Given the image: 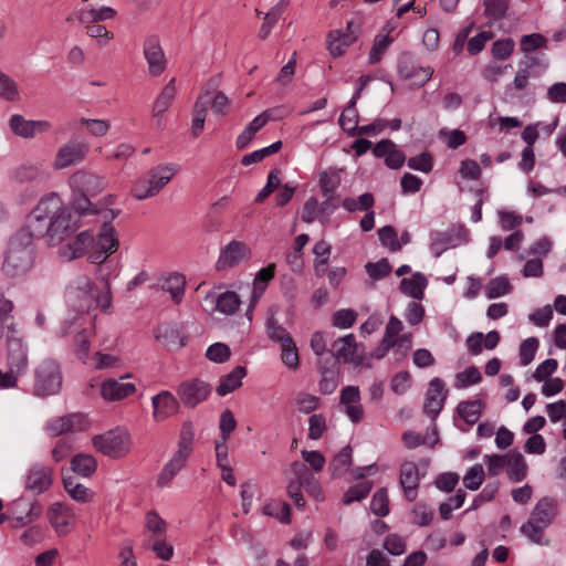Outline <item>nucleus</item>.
<instances>
[{"mask_svg": "<svg viewBox=\"0 0 566 566\" xmlns=\"http://www.w3.org/2000/svg\"><path fill=\"white\" fill-rule=\"evenodd\" d=\"M88 214L72 206H65L56 192L40 199L28 217L27 227L36 239L46 238L50 245H59L75 233L81 226V217Z\"/></svg>", "mask_w": 566, "mask_h": 566, "instance_id": "obj_1", "label": "nucleus"}, {"mask_svg": "<svg viewBox=\"0 0 566 566\" xmlns=\"http://www.w3.org/2000/svg\"><path fill=\"white\" fill-rule=\"evenodd\" d=\"M34 239L36 238L27 226L11 237L2 265L8 276H21L31 270L34 262Z\"/></svg>", "mask_w": 566, "mask_h": 566, "instance_id": "obj_2", "label": "nucleus"}, {"mask_svg": "<svg viewBox=\"0 0 566 566\" xmlns=\"http://www.w3.org/2000/svg\"><path fill=\"white\" fill-rule=\"evenodd\" d=\"M69 186L74 193L78 195L73 200L75 209L90 214L101 213L98 205L91 202L88 197H95L106 188L107 181L104 176L81 169L70 176Z\"/></svg>", "mask_w": 566, "mask_h": 566, "instance_id": "obj_3", "label": "nucleus"}, {"mask_svg": "<svg viewBox=\"0 0 566 566\" xmlns=\"http://www.w3.org/2000/svg\"><path fill=\"white\" fill-rule=\"evenodd\" d=\"M193 438L195 431L192 422L185 421L180 429L177 450L172 454L171 459L163 467L157 476L156 484L158 488L169 486L174 478L186 465L193 451Z\"/></svg>", "mask_w": 566, "mask_h": 566, "instance_id": "obj_4", "label": "nucleus"}, {"mask_svg": "<svg viewBox=\"0 0 566 566\" xmlns=\"http://www.w3.org/2000/svg\"><path fill=\"white\" fill-rule=\"evenodd\" d=\"M556 515V500L551 496H544L537 501L528 520L521 526L520 531L532 543L541 545L545 530L553 523Z\"/></svg>", "mask_w": 566, "mask_h": 566, "instance_id": "obj_5", "label": "nucleus"}, {"mask_svg": "<svg viewBox=\"0 0 566 566\" xmlns=\"http://www.w3.org/2000/svg\"><path fill=\"white\" fill-rule=\"evenodd\" d=\"M62 380L60 364L53 358H44L34 368L33 395L40 398L57 395Z\"/></svg>", "mask_w": 566, "mask_h": 566, "instance_id": "obj_6", "label": "nucleus"}, {"mask_svg": "<svg viewBox=\"0 0 566 566\" xmlns=\"http://www.w3.org/2000/svg\"><path fill=\"white\" fill-rule=\"evenodd\" d=\"M178 167L175 164L158 165L150 169L147 177L139 179L133 187V196L138 200L151 198L177 174Z\"/></svg>", "mask_w": 566, "mask_h": 566, "instance_id": "obj_7", "label": "nucleus"}, {"mask_svg": "<svg viewBox=\"0 0 566 566\" xmlns=\"http://www.w3.org/2000/svg\"><path fill=\"white\" fill-rule=\"evenodd\" d=\"M6 363L9 369L18 374H25L29 367V348L15 324L9 325L6 340Z\"/></svg>", "mask_w": 566, "mask_h": 566, "instance_id": "obj_8", "label": "nucleus"}, {"mask_svg": "<svg viewBox=\"0 0 566 566\" xmlns=\"http://www.w3.org/2000/svg\"><path fill=\"white\" fill-rule=\"evenodd\" d=\"M94 448L113 459L125 457L130 449V436L126 430L114 429L93 438Z\"/></svg>", "mask_w": 566, "mask_h": 566, "instance_id": "obj_9", "label": "nucleus"}, {"mask_svg": "<svg viewBox=\"0 0 566 566\" xmlns=\"http://www.w3.org/2000/svg\"><path fill=\"white\" fill-rule=\"evenodd\" d=\"M470 233L464 224L452 223L446 231L430 233V251L439 258L444 251L469 242Z\"/></svg>", "mask_w": 566, "mask_h": 566, "instance_id": "obj_10", "label": "nucleus"}, {"mask_svg": "<svg viewBox=\"0 0 566 566\" xmlns=\"http://www.w3.org/2000/svg\"><path fill=\"white\" fill-rule=\"evenodd\" d=\"M211 390V386L205 380L192 378L178 385L177 395L185 407L195 408L208 399Z\"/></svg>", "mask_w": 566, "mask_h": 566, "instance_id": "obj_11", "label": "nucleus"}, {"mask_svg": "<svg viewBox=\"0 0 566 566\" xmlns=\"http://www.w3.org/2000/svg\"><path fill=\"white\" fill-rule=\"evenodd\" d=\"M12 527L21 528L41 516L42 505L36 500L28 501L24 496H21L12 502Z\"/></svg>", "mask_w": 566, "mask_h": 566, "instance_id": "obj_12", "label": "nucleus"}, {"mask_svg": "<svg viewBox=\"0 0 566 566\" xmlns=\"http://www.w3.org/2000/svg\"><path fill=\"white\" fill-rule=\"evenodd\" d=\"M53 483V469L42 463H34L24 476L25 491L34 495L44 493Z\"/></svg>", "mask_w": 566, "mask_h": 566, "instance_id": "obj_13", "label": "nucleus"}, {"mask_svg": "<svg viewBox=\"0 0 566 566\" xmlns=\"http://www.w3.org/2000/svg\"><path fill=\"white\" fill-rule=\"evenodd\" d=\"M250 256L251 250L244 242L232 240L221 249L216 263V269L218 271L231 269L239 263L249 260Z\"/></svg>", "mask_w": 566, "mask_h": 566, "instance_id": "obj_14", "label": "nucleus"}, {"mask_svg": "<svg viewBox=\"0 0 566 566\" xmlns=\"http://www.w3.org/2000/svg\"><path fill=\"white\" fill-rule=\"evenodd\" d=\"M328 359L338 360L344 363H354L359 365L361 363V355L358 353V346L354 334H348L334 340L331 349V357Z\"/></svg>", "mask_w": 566, "mask_h": 566, "instance_id": "obj_15", "label": "nucleus"}, {"mask_svg": "<svg viewBox=\"0 0 566 566\" xmlns=\"http://www.w3.org/2000/svg\"><path fill=\"white\" fill-rule=\"evenodd\" d=\"M88 153V146L85 143L70 140L63 145L56 153L54 159L55 169H64L84 160Z\"/></svg>", "mask_w": 566, "mask_h": 566, "instance_id": "obj_16", "label": "nucleus"}, {"mask_svg": "<svg viewBox=\"0 0 566 566\" xmlns=\"http://www.w3.org/2000/svg\"><path fill=\"white\" fill-rule=\"evenodd\" d=\"M153 418L156 422H161L179 412L180 402L169 391L161 390L151 398Z\"/></svg>", "mask_w": 566, "mask_h": 566, "instance_id": "obj_17", "label": "nucleus"}, {"mask_svg": "<svg viewBox=\"0 0 566 566\" xmlns=\"http://www.w3.org/2000/svg\"><path fill=\"white\" fill-rule=\"evenodd\" d=\"M130 377L129 374L119 377V379L108 378L102 381L99 394L106 401L123 400L136 391V386L133 382H122L120 380Z\"/></svg>", "mask_w": 566, "mask_h": 566, "instance_id": "obj_18", "label": "nucleus"}, {"mask_svg": "<svg viewBox=\"0 0 566 566\" xmlns=\"http://www.w3.org/2000/svg\"><path fill=\"white\" fill-rule=\"evenodd\" d=\"M70 296L81 298L82 302L78 305V311L82 313L88 312L94 304V297L96 292L95 283L88 276L77 277L69 287Z\"/></svg>", "mask_w": 566, "mask_h": 566, "instance_id": "obj_19", "label": "nucleus"}, {"mask_svg": "<svg viewBox=\"0 0 566 566\" xmlns=\"http://www.w3.org/2000/svg\"><path fill=\"white\" fill-rule=\"evenodd\" d=\"M9 127L19 137L32 138L38 133L49 130L51 124L48 120H28L20 114H13L9 119Z\"/></svg>", "mask_w": 566, "mask_h": 566, "instance_id": "obj_20", "label": "nucleus"}, {"mask_svg": "<svg viewBox=\"0 0 566 566\" xmlns=\"http://www.w3.org/2000/svg\"><path fill=\"white\" fill-rule=\"evenodd\" d=\"M155 338L169 350H178L186 345L187 337L176 323H163L154 329Z\"/></svg>", "mask_w": 566, "mask_h": 566, "instance_id": "obj_21", "label": "nucleus"}, {"mask_svg": "<svg viewBox=\"0 0 566 566\" xmlns=\"http://www.w3.org/2000/svg\"><path fill=\"white\" fill-rule=\"evenodd\" d=\"M175 78H171L161 90L160 94L157 96L153 105L151 117L158 130H163L165 128L166 124L164 114L171 105L172 101L175 99Z\"/></svg>", "mask_w": 566, "mask_h": 566, "instance_id": "obj_22", "label": "nucleus"}, {"mask_svg": "<svg viewBox=\"0 0 566 566\" xmlns=\"http://www.w3.org/2000/svg\"><path fill=\"white\" fill-rule=\"evenodd\" d=\"M85 428V419L80 413H71L54 418L46 423V432L52 437L69 432L82 431Z\"/></svg>", "mask_w": 566, "mask_h": 566, "instance_id": "obj_23", "label": "nucleus"}, {"mask_svg": "<svg viewBox=\"0 0 566 566\" xmlns=\"http://www.w3.org/2000/svg\"><path fill=\"white\" fill-rule=\"evenodd\" d=\"M400 485L407 501L413 502L418 495L420 475L418 467L412 461H406L400 465Z\"/></svg>", "mask_w": 566, "mask_h": 566, "instance_id": "obj_24", "label": "nucleus"}, {"mask_svg": "<svg viewBox=\"0 0 566 566\" xmlns=\"http://www.w3.org/2000/svg\"><path fill=\"white\" fill-rule=\"evenodd\" d=\"M291 470L293 473L301 474L304 489L311 497L318 502H323L325 500L324 491L321 486L319 481L314 476L313 472H311V470L306 467L304 462H292Z\"/></svg>", "mask_w": 566, "mask_h": 566, "instance_id": "obj_25", "label": "nucleus"}, {"mask_svg": "<svg viewBox=\"0 0 566 566\" xmlns=\"http://www.w3.org/2000/svg\"><path fill=\"white\" fill-rule=\"evenodd\" d=\"M94 243V234L91 230H84L65 244L61 250V255L69 259H77L85 254L87 249Z\"/></svg>", "mask_w": 566, "mask_h": 566, "instance_id": "obj_26", "label": "nucleus"}, {"mask_svg": "<svg viewBox=\"0 0 566 566\" xmlns=\"http://www.w3.org/2000/svg\"><path fill=\"white\" fill-rule=\"evenodd\" d=\"M144 55L150 71H164L166 59L157 36H149L144 44Z\"/></svg>", "mask_w": 566, "mask_h": 566, "instance_id": "obj_27", "label": "nucleus"}, {"mask_svg": "<svg viewBox=\"0 0 566 566\" xmlns=\"http://www.w3.org/2000/svg\"><path fill=\"white\" fill-rule=\"evenodd\" d=\"M353 23L347 24L348 32H342L339 30L331 31L328 34V51L333 56H339L345 52V49L352 45L356 35L350 31Z\"/></svg>", "mask_w": 566, "mask_h": 566, "instance_id": "obj_28", "label": "nucleus"}, {"mask_svg": "<svg viewBox=\"0 0 566 566\" xmlns=\"http://www.w3.org/2000/svg\"><path fill=\"white\" fill-rule=\"evenodd\" d=\"M427 285L428 280L426 275L421 272H415L411 277H405L400 281L399 291L405 295L421 301Z\"/></svg>", "mask_w": 566, "mask_h": 566, "instance_id": "obj_29", "label": "nucleus"}, {"mask_svg": "<svg viewBox=\"0 0 566 566\" xmlns=\"http://www.w3.org/2000/svg\"><path fill=\"white\" fill-rule=\"evenodd\" d=\"M210 91L207 90L205 94H200L193 105L192 108V123H191V134L195 138L199 137L202 133L206 114L208 106L210 104Z\"/></svg>", "mask_w": 566, "mask_h": 566, "instance_id": "obj_30", "label": "nucleus"}, {"mask_svg": "<svg viewBox=\"0 0 566 566\" xmlns=\"http://www.w3.org/2000/svg\"><path fill=\"white\" fill-rule=\"evenodd\" d=\"M49 521L59 536L66 535L69 533L71 513L64 504L54 503L49 510Z\"/></svg>", "mask_w": 566, "mask_h": 566, "instance_id": "obj_31", "label": "nucleus"}, {"mask_svg": "<svg viewBox=\"0 0 566 566\" xmlns=\"http://www.w3.org/2000/svg\"><path fill=\"white\" fill-rule=\"evenodd\" d=\"M94 245L105 250L107 253H115L119 247L116 230L109 221H104L99 232L94 237Z\"/></svg>", "mask_w": 566, "mask_h": 566, "instance_id": "obj_32", "label": "nucleus"}, {"mask_svg": "<svg viewBox=\"0 0 566 566\" xmlns=\"http://www.w3.org/2000/svg\"><path fill=\"white\" fill-rule=\"evenodd\" d=\"M484 408L485 403L481 399L463 400L458 403L455 412L468 426H473L479 421Z\"/></svg>", "mask_w": 566, "mask_h": 566, "instance_id": "obj_33", "label": "nucleus"}, {"mask_svg": "<svg viewBox=\"0 0 566 566\" xmlns=\"http://www.w3.org/2000/svg\"><path fill=\"white\" fill-rule=\"evenodd\" d=\"M321 376L318 382L321 394H333L338 386V370L335 360L326 359L325 365L321 367Z\"/></svg>", "mask_w": 566, "mask_h": 566, "instance_id": "obj_34", "label": "nucleus"}, {"mask_svg": "<svg viewBox=\"0 0 566 566\" xmlns=\"http://www.w3.org/2000/svg\"><path fill=\"white\" fill-rule=\"evenodd\" d=\"M247 375L244 366L234 367L229 374L222 376L216 389L217 394L221 397L234 391L242 385V379Z\"/></svg>", "mask_w": 566, "mask_h": 566, "instance_id": "obj_35", "label": "nucleus"}, {"mask_svg": "<svg viewBox=\"0 0 566 566\" xmlns=\"http://www.w3.org/2000/svg\"><path fill=\"white\" fill-rule=\"evenodd\" d=\"M507 476L512 482H521L527 475V464L522 453L511 451L506 454Z\"/></svg>", "mask_w": 566, "mask_h": 566, "instance_id": "obj_36", "label": "nucleus"}, {"mask_svg": "<svg viewBox=\"0 0 566 566\" xmlns=\"http://www.w3.org/2000/svg\"><path fill=\"white\" fill-rule=\"evenodd\" d=\"M116 10L111 7H101L92 9H81L77 13V20L82 24H92L115 18Z\"/></svg>", "mask_w": 566, "mask_h": 566, "instance_id": "obj_37", "label": "nucleus"}, {"mask_svg": "<svg viewBox=\"0 0 566 566\" xmlns=\"http://www.w3.org/2000/svg\"><path fill=\"white\" fill-rule=\"evenodd\" d=\"M275 265L271 264L261 269L253 280V287L251 293V305L256 303L266 290L269 282L274 277Z\"/></svg>", "mask_w": 566, "mask_h": 566, "instance_id": "obj_38", "label": "nucleus"}, {"mask_svg": "<svg viewBox=\"0 0 566 566\" xmlns=\"http://www.w3.org/2000/svg\"><path fill=\"white\" fill-rule=\"evenodd\" d=\"M71 469L74 473L87 478L96 471L97 462L93 455L80 453L72 458Z\"/></svg>", "mask_w": 566, "mask_h": 566, "instance_id": "obj_39", "label": "nucleus"}, {"mask_svg": "<svg viewBox=\"0 0 566 566\" xmlns=\"http://www.w3.org/2000/svg\"><path fill=\"white\" fill-rule=\"evenodd\" d=\"M318 184L323 196L336 195L335 191L340 185L339 170L329 167L328 170L322 171Z\"/></svg>", "mask_w": 566, "mask_h": 566, "instance_id": "obj_40", "label": "nucleus"}, {"mask_svg": "<svg viewBox=\"0 0 566 566\" xmlns=\"http://www.w3.org/2000/svg\"><path fill=\"white\" fill-rule=\"evenodd\" d=\"M281 360L291 370H297L300 368V354L295 342L292 339H285V343L281 344Z\"/></svg>", "mask_w": 566, "mask_h": 566, "instance_id": "obj_41", "label": "nucleus"}, {"mask_svg": "<svg viewBox=\"0 0 566 566\" xmlns=\"http://www.w3.org/2000/svg\"><path fill=\"white\" fill-rule=\"evenodd\" d=\"M513 286L505 275L494 277L485 285V296L489 300H494L509 294Z\"/></svg>", "mask_w": 566, "mask_h": 566, "instance_id": "obj_42", "label": "nucleus"}, {"mask_svg": "<svg viewBox=\"0 0 566 566\" xmlns=\"http://www.w3.org/2000/svg\"><path fill=\"white\" fill-rule=\"evenodd\" d=\"M13 178L15 181L23 184L42 180L45 178V174L41 165H23L14 170Z\"/></svg>", "mask_w": 566, "mask_h": 566, "instance_id": "obj_43", "label": "nucleus"}, {"mask_svg": "<svg viewBox=\"0 0 566 566\" xmlns=\"http://www.w3.org/2000/svg\"><path fill=\"white\" fill-rule=\"evenodd\" d=\"M352 463V448L344 447L331 461L329 471L333 476L343 475Z\"/></svg>", "mask_w": 566, "mask_h": 566, "instance_id": "obj_44", "label": "nucleus"}, {"mask_svg": "<svg viewBox=\"0 0 566 566\" xmlns=\"http://www.w3.org/2000/svg\"><path fill=\"white\" fill-rule=\"evenodd\" d=\"M185 277L178 273L170 274L163 283V290L170 293L171 298L179 303L185 294Z\"/></svg>", "mask_w": 566, "mask_h": 566, "instance_id": "obj_45", "label": "nucleus"}, {"mask_svg": "<svg viewBox=\"0 0 566 566\" xmlns=\"http://www.w3.org/2000/svg\"><path fill=\"white\" fill-rule=\"evenodd\" d=\"M373 489V483L370 481H361L348 488V490L344 493L343 504L349 505L356 501H361L367 497Z\"/></svg>", "mask_w": 566, "mask_h": 566, "instance_id": "obj_46", "label": "nucleus"}, {"mask_svg": "<svg viewBox=\"0 0 566 566\" xmlns=\"http://www.w3.org/2000/svg\"><path fill=\"white\" fill-rule=\"evenodd\" d=\"M241 304L240 297L235 292L227 291L217 298L216 307L226 315L234 314Z\"/></svg>", "mask_w": 566, "mask_h": 566, "instance_id": "obj_47", "label": "nucleus"}, {"mask_svg": "<svg viewBox=\"0 0 566 566\" xmlns=\"http://www.w3.org/2000/svg\"><path fill=\"white\" fill-rule=\"evenodd\" d=\"M263 514L273 516L284 524L291 523V509L287 503L272 501L263 506Z\"/></svg>", "mask_w": 566, "mask_h": 566, "instance_id": "obj_48", "label": "nucleus"}, {"mask_svg": "<svg viewBox=\"0 0 566 566\" xmlns=\"http://www.w3.org/2000/svg\"><path fill=\"white\" fill-rule=\"evenodd\" d=\"M145 526L151 532L153 538L166 536L167 523L155 510H150L145 516Z\"/></svg>", "mask_w": 566, "mask_h": 566, "instance_id": "obj_49", "label": "nucleus"}, {"mask_svg": "<svg viewBox=\"0 0 566 566\" xmlns=\"http://www.w3.org/2000/svg\"><path fill=\"white\" fill-rule=\"evenodd\" d=\"M281 148H282V142L281 140L274 142L270 146H266L264 148H261V149H258L250 154L244 155L241 159V164L243 166H250L252 164L260 163L265 157L277 153Z\"/></svg>", "mask_w": 566, "mask_h": 566, "instance_id": "obj_50", "label": "nucleus"}, {"mask_svg": "<svg viewBox=\"0 0 566 566\" xmlns=\"http://www.w3.org/2000/svg\"><path fill=\"white\" fill-rule=\"evenodd\" d=\"M392 42V38L389 34H378L375 36L374 44L369 51L368 61L370 64L378 63L389 45Z\"/></svg>", "mask_w": 566, "mask_h": 566, "instance_id": "obj_51", "label": "nucleus"}, {"mask_svg": "<svg viewBox=\"0 0 566 566\" xmlns=\"http://www.w3.org/2000/svg\"><path fill=\"white\" fill-rule=\"evenodd\" d=\"M370 510L379 517H385L389 514V497L386 488H380L375 492L370 502Z\"/></svg>", "mask_w": 566, "mask_h": 566, "instance_id": "obj_52", "label": "nucleus"}, {"mask_svg": "<svg viewBox=\"0 0 566 566\" xmlns=\"http://www.w3.org/2000/svg\"><path fill=\"white\" fill-rule=\"evenodd\" d=\"M281 170L273 168L270 170L265 186L259 191L254 198L255 203H262L281 184Z\"/></svg>", "mask_w": 566, "mask_h": 566, "instance_id": "obj_53", "label": "nucleus"}, {"mask_svg": "<svg viewBox=\"0 0 566 566\" xmlns=\"http://www.w3.org/2000/svg\"><path fill=\"white\" fill-rule=\"evenodd\" d=\"M365 270L370 279L374 281H380L391 273L392 268L388 259L382 258L377 262H367L365 264Z\"/></svg>", "mask_w": 566, "mask_h": 566, "instance_id": "obj_54", "label": "nucleus"}, {"mask_svg": "<svg viewBox=\"0 0 566 566\" xmlns=\"http://www.w3.org/2000/svg\"><path fill=\"white\" fill-rule=\"evenodd\" d=\"M547 41L541 33H531L523 35L520 41V48L525 53L526 57L546 45Z\"/></svg>", "mask_w": 566, "mask_h": 566, "instance_id": "obj_55", "label": "nucleus"}, {"mask_svg": "<svg viewBox=\"0 0 566 566\" xmlns=\"http://www.w3.org/2000/svg\"><path fill=\"white\" fill-rule=\"evenodd\" d=\"M485 474L482 464L472 465L463 476V484L470 491L480 489L484 481Z\"/></svg>", "mask_w": 566, "mask_h": 566, "instance_id": "obj_56", "label": "nucleus"}, {"mask_svg": "<svg viewBox=\"0 0 566 566\" xmlns=\"http://www.w3.org/2000/svg\"><path fill=\"white\" fill-rule=\"evenodd\" d=\"M407 166L423 174H429L433 168V156L429 150H424L418 156L410 157Z\"/></svg>", "mask_w": 566, "mask_h": 566, "instance_id": "obj_57", "label": "nucleus"}, {"mask_svg": "<svg viewBox=\"0 0 566 566\" xmlns=\"http://www.w3.org/2000/svg\"><path fill=\"white\" fill-rule=\"evenodd\" d=\"M380 243L388 248L391 252H397L401 249L397 231L392 226H384L378 230Z\"/></svg>", "mask_w": 566, "mask_h": 566, "instance_id": "obj_58", "label": "nucleus"}, {"mask_svg": "<svg viewBox=\"0 0 566 566\" xmlns=\"http://www.w3.org/2000/svg\"><path fill=\"white\" fill-rule=\"evenodd\" d=\"M482 380L481 373L478 367L470 366L465 368L463 371H460L455 376L457 388H467L469 386L479 384Z\"/></svg>", "mask_w": 566, "mask_h": 566, "instance_id": "obj_59", "label": "nucleus"}, {"mask_svg": "<svg viewBox=\"0 0 566 566\" xmlns=\"http://www.w3.org/2000/svg\"><path fill=\"white\" fill-rule=\"evenodd\" d=\"M539 346V340L536 337H528L520 345V363L522 366L530 365L536 355Z\"/></svg>", "mask_w": 566, "mask_h": 566, "instance_id": "obj_60", "label": "nucleus"}, {"mask_svg": "<svg viewBox=\"0 0 566 566\" xmlns=\"http://www.w3.org/2000/svg\"><path fill=\"white\" fill-rule=\"evenodd\" d=\"M149 548L156 557L163 560H170L174 556V546L166 542V536L153 538L149 537Z\"/></svg>", "mask_w": 566, "mask_h": 566, "instance_id": "obj_61", "label": "nucleus"}, {"mask_svg": "<svg viewBox=\"0 0 566 566\" xmlns=\"http://www.w3.org/2000/svg\"><path fill=\"white\" fill-rule=\"evenodd\" d=\"M357 312L352 308H342L336 311L332 316V324L338 328H349L357 319Z\"/></svg>", "mask_w": 566, "mask_h": 566, "instance_id": "obj_62", "label": "nucleus"}, {"mask_svg": "<svg viewBox=\"0 0 566 566\" xmlns=\"http://www.w3.org/2000/svg\"><path fill=\"white\" fill-rule=\"evenodd\" d=\"M231 355L230 347L224 343H214L206 350V357L213 363H226Z\"/></svg>", "mask_w": 566, "mask_h": 566, "instance_id": "obj_63", "label": "nucleus"}, {"mask_svg": "<svg viewBox=\"0 0 566 566\" xmlns=\"http://www.w3.org/2000/svg\"><path fill=\"white\" fill-rule=\"evenodd\" d=\"M266 334L272 342L280 345L285 343V339H292L286 328L280 325L273 317L266 321Z\"/></svg>", "mask_w": 566, "mask_h": 566, "instance_id": "obj_64", "label": "nucleus"}]
</instances>
